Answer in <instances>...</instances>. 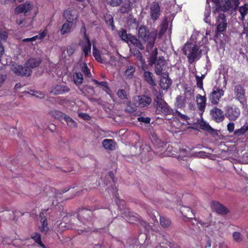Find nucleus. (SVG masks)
<instances>
[{
    "instance_id": "nucleus-7",
    "label": "nucleus",
    "mask_w": 248,
    "mask_h": 248,
    "mask_svg": "<svg viewBox=\"0 0 248 248\" xmlns=\"http://www.w3.org/2000/svg\"><path fill=\"white\" fill-rule=\"evenodd\" d=\"M33 4L30 2H25L16 6L14 9V14L16 15H18L23 13L26 15L28 12H30L33 9Z\"/></svg>"
},
{
    "instance_id": "nucleus-58",
    "label": "nucleus",
    "mask_w": 248,
    "mask_h": 248,
    "mask_svg": "<svg viewBox=\"0 0 248 248\" xmlns=\"http://www.w3.org/2000/svg\"><path fill=\"white\" fill-rule=\"evenodd\" d=\"M234 124L233 123H229L227 124V130L230 133H232L234 131Z\"/></svg>"
},
{
    "instance_id": "nucleus-29",
    "label": "nucleus",
    "mask_w": 248,
    "mask_h": 248,
    "mask_svg": "<svg viewBox=\"0 0 248 248\" xmlns=\"http://www.w3.org/2000/svg\"><path fill=\"white\" fill-rule=\"evenodd\" d=\"M31 239H33L35 242L39 245L42 248H46L45 245L41 241V235L39 233H33L31 234Z\"/></svg>"
},
{
    "instance_id": "nucleus-38",
    "label": "nucleus",
    "mask_w": 248,
    "mask_h": 248,
    "mask_svg": "<svg viewBox=\"0 0 248 248\" xmlns=\"http://www.w3.org/2000/svg\"><path fill=\"white\" fill-rule=\"evenodd\" d=\"M154 95L155 98L154 99L155 102L156 103V104L160 103L164 101V100L162 99L163 97V93L160 92H157V91H155L154 93Z\"/></svg>"
},
{
    "instance_id": "nucleus-36",
    "label": "nucleus",
    "mask_w": 248,
    "mask_h": 248,
    "mask_svg": "<svg viewBox=\"0 0 248 248\" xmlns=\"http://www.w3.org/2000/svg\"><path fill=\"white\" fill-rule=\"evenodd\" d=\"M157 54V50L156 48H155L150 54L149 62L151 65H152L156 62V60L158 59H156Z\"/></svg>"
},
{
    "instance_id": "nucleus-22",
    "label": "nucleus",
    "mask_w": 248,
    "mask_h": 248,
    "mask_svg": "<svg viewBox=\"0 0 248 248\" xmlns=\"http://www.w3.org/2000/svg\"><path fill=\"white\" fill-rule=\"evenodd\" d=\"M70 88L65 85H57L52 87L51 92L55 94H61L68 92Z\"/></svg>"
},
{
    "instance_id": "nucleus-24",
    "label": "nucleus",
    "mask_w": 248,
    "mask_h": 248,
    "mask_svg": "<svg viewBox=\"0 0 248 248\" xmlns=\"http://www.w3.org/2000/svg\"><path fill=\"white\" fill-rule=\"evenodd\" d=\"M40 217L41 218V219L39 229L42 232L46 233L49 230V228L47 221L44 216V213H41L40 214Z\"/></svg>"
},
{
    "instance_id": "nucleus-1",
    "label": "nucleus",
    "mask_w": 248,
    "mask_h": 248,
    "mask_svg": "<svg viewBox=\"0 0 248 248\" xmlns=\"http://www.w3.org/2000/svg\"><path fill=\"white\" fill-rule=\"evenodd\" d=\"M138 37L143 42L147 44L146 50L149 52L154 46L156 38V34L150 32L147 27L144 25H141L138 29Z\"/></svg>"
},
{
    "instance_id": "nucleus-5",
    "label": "nucleus",
    "mask_w": 248,
    "mask_h": 248,
    "mask_svg": "<svg viewBox=\"0 0 248 248\" xmlns=\"http://www.w3.org/2000/svg\"><path fill=\"white\" fill-rule=\"evenodd\" d=\"M240 109L236 106H229L226 107V116L231 121H236L240 116Z\"/></svg>"
},
{
    "instance_id": "nucleus-34",
    "label": "nucleus",
    "mask_w": 248,
    "mask_h": 248,
    "mask_svg": "<svg viewBox=\"0 0 248 248\" xmlns=\"http://www.w3.org/2000/svg\"><path fill=\"white\" fill-rule=\"evenodd\" d=\"M73 80L74 83L77 85L81 84L83 82V76L79 72H76L73 75Z\"/></svg>"
},
{
    "instance_id": "nucleus-30",
    "label": "nucleus",
    "mask_w": 248,
    "mask_h": 248,
    "mask_svg": "<svg viewBox=\"0 0 248 248\" xmlns=\"http://www.w3.org/2000/svg\"><path fill=\"white\" fill-rule=\"evenodd\" d=\"M181 212L183 216L186 218H192L194 216L192 211L187 207H184L181 210Z\"/></svg>"
},
{
    "instance_id": "nucleus-19",
    "label": "nucleus",
    "mask_w": 248,
    "mask_h": 248,
    "mask_svg": "<svg viewBox=\"0 0 248 248\" xmlns=\"http://www.w3.org/2000/svg\"><path fill=\"white\" fill-rule=\"evenodd\" d=\"M217 31L222 32L224 31L227 27L226 19L224 14H221L219 15L217 21Z\"/></svg>"
},
{
    "instance_id": "nucleus-8",
    "label": "nucleus",
    "mask_w": 248,
    "mask_h": 248,
    "mask_svg": "<svg viewBox=\"0 0 248 248\" xmlns=\"http://www.w3.org/2000/svg\"><path fill=\"white\" fill-rule=\"evenodd\" d=\"M152 99L145 95L138 96L134 99V104L136 107L143 108L151 104Z\"/></svg>"
},
{
    "instance_id": "nucleus-40",
    "label": "nucleus",
    "mask_w": 248,
    "mask_h": 248,
    "mask_svg": "<svg viewBox=\"0 0 248 248\" xmlns=\"http://www.w3.org/2000/svg\"><path fill=\"white\" fill-rule=\"evenodd\" d=\"M93 54L95 59L98 62H102V59L99 51L96 48L95 45L93 44Z\"/></svg>"
},
{
    "instance_id": "nucleus-33",
    "label": "nucleus",
    "mask_w": 248,
    "mask_h": 248,
    "mask_svg": "<svg viewBox=\"0 0 248 248\" xmlns=\"http://www.w3.org/2000/svg\"><path fill=\"white\" fill-rule=\"evenodd\" d=\"M119 36L123 39V40L128 42L131 40V38L132 37V35L130 34H128L125 30L122 29L119 32Z\"/></svg>"
},
{
    "instance_id": "nucleus-31",
    "label": "nucleus",
    "mask_w": 248,
    "mask_h": 248,
    "mask_svg": "<svg viewBox=\"0 0 248 248\" xmlns=\"http://www.w3.org/2000/svg\"><path fill=\"white\" fill-rule=\"evenodd\" d=\"M239 12L241 15L240 18L242 20L244 21L246 17L248 18V7L246 4L239 7Z\"/></svg>"
},
{
    "instance_id": "nucleus-46",
    "label": "nucleus",
    "mask_w": 248,
    "mask_h": 248,
    "mask_svg": "<svg viewBox=\"0 0 248 248\" xmlns=\"http://www.w3.org/2000/svg\"><path fill=\"white\" fill-rule=\"evenodd\" d=\"M25 17L18 15H16V17L15 23L16 25L21 27L23 23L24 22V19Z\"/></svg>"
},
{
    "instance_id": "nucleus-3",
    "label": "nucleus",
    "mask_w": 248,
    "mask_h": 248,
    "mask_svg": "<svg viewBox=\"0 0 248 248\" xmlns=\"http://www.w3.org/2000/svg\"><path fill=\"white\" fill-rule=\"evenodd\" d=\"M182 51L187 56L188 62L190 63L198 60L202 56L201 50H200L199 47L192 44H185Z\"/></svg>"
},
{
    "instance_id": "nucleus-52",
    "label": "nucleus",
    "mask_w": 248,
    "mask_h": 248,
    "mask_svg": "<svg viewBox=\"0 0 248 248\" xmlns=\"http://www.w3.org/2000/svg\"><path fill=\"white\" fill-rule=\"evenodd\" d=\"M47 34V30L45 29L43 31L40 32L38 35H36L35 36L37 37V39H39L40 40H42L43 39Z\"/></svg>"
},
{
    "instance_id": "nucleus-35",
    "label": "nucleus",
    "mask_w": 248,
    "mask_h": 248,
    "mask_svg": "<svg viewBox=\"0 0 248 248\" xmlns=\"http://www.w3.org/2000/svg\"><path fill=\"white\" fill-rule=\"evenodd\" d=\"M220 5L221 9L224 12L228 11L231 7V2L229 0H222Z\"/></svg>"
},
{
    "instance_id": "nucleus-18",
    "label": "nucleus",
    "mask_w": 248,
    "mask_h": 248,
    "mask_svg": "<svg viewBox=\"0 0 248 248\" xmlns=\"http://www.w3.org/2000/svg\"><path fill=\"white\" fill-rule=\"evenodd\" d=\"M161 76L160 79V86L163 90H167L171 84V80L169 78V75L167 73L164 72L160 75Z\"/></svg>"
},
{
    "instance_id": "nucleus-43",
    "label": "nucleus",
    "mask_w": 248,
    "mask_h": 248,
    "mask_svg": "<svg viewBox=\"0 0 248 248\" xmlns=\"http://www.w3.org/2000/svg\"><path fill=\"white\" fill-rule=\"evenodd\" d=\"M160 223L161 225L163 227H168L170 225V220L164 217H160Z\"/></svg>"
},
{
    "instance_id": "nucleus-55",
    "label": "nucleus",
    "mask_w": 248,
    "mask_h": 248,
    "mask_svg": "<svg viewBox=\"0 0 248 248\" xmlns=\"http://www.w3.org/2000/svg\"><path fill=\"white\" fill-rule=\"evenodd\" d=\"M122 1V0H109V5L112 6H117L119 5Z\"/></svg>"
},
{
    "instance_id": "nucleus-12",
    "label": "nucleus",
    "mask_w": 248,
    "mask_h": 248,
    "mask_svg": "<svg viewBox=\"0 0 248 248\" xmlns=\"http://www.w3.org/2000/svg\"><path fill=\"white\" fill-rule=\"evenodd\" d=\"M234 93L236 99L239 100L240 103H243L245 101L246 99L245 90L242 85H236L234 89Z\"/></svg>"
},
{
    "instance_id": "nucleus-57",
    "label": "nucleus",
    "mask_w": 248,
    "mask_h": 248,
    "mask_svg": "<svg viewBox=\"0 0 248 248\" xmlns=\"http://www.w3.org/2000/svg\"><path fill=\"white\" fill-rule=\"evenodd\" d=\"M117 147L116 142L112 140H109V150H115Z\"/></svg>"
},
{
    "instance_id": "nucleus-61",
    "label": "nucleus",
    "mask_w": 248,
    "mask_h": 248,
    "mask_svg": "<svg viewBox=\"0 0 248 248\" xmlns=\"http://www.w3.org/2000/svg\"><path fill=\"white\" fill-rule=\"evenodd\" d=\"M150 215L152 216V218L154 221H157L156 216L160 217L157 212L155 210H153Z\"/></svg>"
},
{
    "instance_id": "nucleus-32",
    "label": "nucleus",
    "mask_w": 248,
    "mask_h": 248,
    "mask_svg": "<svg viewBox=\"0 0 248 248\" xmlns=\"http://www.w3.org/2000/svg\"><path fill=\"white\" fill-rule=\"evenodd\" d=\"M129 42H130L131 43L133 44L134 46L141 50H143L144 48V46L140 42V40L138 39L133 36H132V38H131V40H130Z\"/></svg>"
},
{
    "instance_id": "nucleus-54",
    "label": "nucleus",
    "mask_w": 248,
    "mask_h": 248,
    "mask_svg": "<svg viewBox=\"0 0 248 248\" xmlns=\"http://www.w3.org/2000/svg\"><path fill=\"white\" fill-rule=\"evenodd\" d=\"M135 110L136 106L135 105L134 106H131L130 104H127L125 108V111L129 113L133 112Z\"/></svg>"
},
{
    "instance_id": "nucleus-60",
    "label": "nucleus",
    "mask_w": 248,
    "mask_h": 248,
    "mask_svg": "<svg viewBox=\"0 0 248 248\" xmlns=\"http://www.w3.org/2000/svg\"><path fill=\"white\" fill-rule=\"evenodd\" d=\"M93 82L94 83H95L96 84L108 88V83L107 82L102 81V82H99L95 79H93Z\"/></svg>"
},
{
    "instance_id": "nucleus-4",
    "label": "nucleus",
    "mask_w": 248,
    "mask_h": 248,
    "mask_svg": "<svg viewBox=\"0 0 248 248\" xmlns=\"http://www.w3.org/2000/svg\"><path fill=\"white\" fill-rule=\"evenodd\" d=\"M115 202L121 210L122 214L123 215L124 217L127 221L130 223H134L137 220V215L131 212L129 208L124 207L125 204L124 201L117 198L115 200Z\"/></svg>"
},
{
    "instance_id": "nucleus-64",
    "label": "nucleus",
    "mask_w": 248,
    "mask_h": 248,
    "mask_svg": "<svg viewBox=\"0 0 248 248\" xmlns=\"http://www.w3.org/2000/svg\"><path fill=\"white\" fill-rule=\"evenodd\" d=\"M246 34V36H248V22L247 24H244V31L242 34Z\"/></svg>"
},
{
    "instance_id": "nucleus-37",
    "label": "nucleus",
    "mask_w": 248,
    "mask_h": 248,
    "mask_svg": "<svg viewBox=\"0 0 248 248\" xmlns=\"http://www.w3.org/2000/svg\"><path fill=\"white\" fill-rule=\"evenodd\" d=\"M135 71V68L132 66H129L125 71V75L127 78L130 79L133 76Z\"/></svg>"
},
{
    "instance_id": "nucleus-23",
    "label": "nucleus",
    "mask_w": 248,
    "mask_h": 248,
    "mask_svg": "<svg viewBox=\"0 0 248 248\" xmlns=\"http://www.w3.org/2000/svg\"><path fill=\"white\" fill-rule=\"evenodd\" d=\"M197 106L201 111H203L205 108L206 97L205 95L202 96L201 94H197L196 96Z\"/></svg>"
},
{
    "instance_id": "nucleus-49",
    "label": "nucleus",
    "mask_w": 248,
    "mask_h": 248,
    "mask_svg": "<svg viewBox=\"0 0 248 248\" xmlns=\"http://www.w3.org/2000/svg\"><path fill=\"white\" fill-rule=\"evenodd\" d=\"M81 70L86 76H90L91 73L90 70L87 67V64L86 63H83V65L81 67Z\"/></svg>"
},
{
    "instance_id": "nucleus-11",
    "label": "nucleus",
    "mask_w": 248,
    "mask_h": 248,
    "mask_svg": "<svg viewBox=\"0 0 248 248\" xmlns=\"http://www.w3.org/2000/svg\"><path fill=\"white\" fill-rule=\"evenodd\" d=\"M210 114L212 119L217 123L222 122L224 119L223 111L216 107L211 109Z\"/></svg>"
},
{
    "instance_id": "nucleus-62",
    "label": "nucleus",
    "mask_w": 248,
    "mask_h": 248,
    "mask_svg": "<svg viewBox=\"0 0 248 248\" xmlns=\"http://www.w3.org/2000/svg\"><path fill=\"white\" fill-rule=\"evenodd\" d=\"M189 219V220L191 222V223L193 225H198V223H200L201 224H202V223H201V222L200 221H199L198 220H197L196 219L193 218V217H192V218H188Z\"/></svg>"
},
{
    "instance_id": "nucleus-63",
    "label": "nucleus",
    "mask_w": 248,
    "mask_h": 248,
    "mask_svg": "<svg viewBox=\"0 0 248 248\" xmlns=\"http://www.w3.org/2000/svg\"><path fill=\"white\" fill-rule=\"evenodd\" d=\"M37 39V37L34 36L31 38H28L24 39L23 40V41L24 42H33V41H35Z\"/></svg>"
},
{
    "instance_id": "nucleus-59",
    "label": "nucleus",
    "mask_w": 248,
    "mask_h": 248,
    "mask_svg": "<svg viewBox=\"0 0 248 248\" xmlns=\"http://www.w3.org/2000/svg\"><path fill=\"white\" fill-rule=\"evenodd\" d=\"M78 116L85 120H89L90 119V116L85 113H79Z\"/></svg>"
},
{
    "instance_id": "nucleus-27",
    "label": "nucleus",
    "mask_w": 248,
    "mask_h": 248,
    "mask_svg": "<svg viewBox=\"0 0 248 248\" xmlns=\"http://www.w3.org/2000/svg\"><path fill=\"white\" fill-rule=\"evenodd\" d=\"M144 71V78L145 80L151 85L155 86L156 83L155 79L153 78V74L149 71H146V70Z\"/></svg>"
},
{
    "instance_id": "nucleus-17",
    "label": "nucleus",
    "mask_w": 248,
    "mask_h": 248,
    "mask_svg": "<svg viewBox=\"0 0 248 248\" xmlns=\"http://www.w3.org/2000/svg\"><path fill=\"white\" fill-rule=\"evenodd\" d=\"M55 113L56 114L54 116L56 118L64 119L66 121L67 125L70 127H76L77 126V123L70 117L60 111H56Z\"/></svg>"
},
{
    "instance_id": "nucleus-50",
    "label": "nucleus",
    "mask_w": 248,
    "mask_h": 248,
    "mask_svg": "<svg viewBox=\"0 0 248 248\" xmlns=\"http://www.w3.org/2000/svg\"><path fill=\"white\" fill-rule=\"evenodd\" d=\"M202 129L206 130L208 132H213L217 134V131L213 129L208 124H204L202 126Z\"/></svg>"
},
{
    "instance_id": "nucleus-53",
    "label": "nucleus",
    "mask_w": 248,
    "mask_h": 248,
    "mask_svg": "<svg viewBox=\"0 0 248 248\" xmlns=\"http://www.w3.org/2000/svg\"><path fill=\"white\" fill-rule=\"evenodd\" d=\"M175 115L178 117L179 118L183 120L186 121L189 119V118L187 116L181 114L179 111H176Z\"/></svg>"
},
{
    "instance_id": "nucleus-10",
    "label": "nucleus",
    "mask_w": 248,
    "mask_h": 248,
    "mask_svg": "<svg viewBox=\"0 0 248 248\" xmlns=\"http://www.w3.org/2000/svg\"><path fill=\"white\" fill-rule=\"evenodd\" d=\"M81 31H84V41L80 43V45L85 56H87L91 53L92 44L89 38L86 34L85 28L84 26L82 27Z\"/></svg>"
},
{
    "instance_id": "nucleus-39",
    "label": "nucleus",
    "mask_w": 248,
    "mask_h": 248,
    "mask_svg": "<svg viewBox=\"0 0 248 248\" xmlns=\"http://www.w3.org/2000/svg\"><path fill=\"white\" fill-rule=\"evenodd\" d=\"M232 238L233 241L236 243H241L243 241L242 236L238 232H233Z\"/></svg>"
},
{
    "instance_id": "nucleus-2",
    "label": "nucleus",
    "mask_w": 248,
    "mask_h": 248,
    "mask_svg": "<svg viewBox=\"0 0 248 248\" xmlns=\"http://www.w3.org/2000/svg\"><path fill=\"white\" fill-rule=\"evenodd\" d=\"M194 100V91L186 88L183 94L178 95L176 98L175 106L178 108H184L186 104H189L190 108L194 107L191 102Z\"/></svg>"
},
{
    "instance_id": "nucleus-47",
    "label": "nucleus",
    "mask_w": 248,
    "mask_h": 248,
    "mask_svg": "<svg viewBox=\"0 0 248 248\" xmlns=\"http://www.w3.org/2000/svg\"><path fill=\"white\" fill-rule=\"evenodd\" d=\"M8 33L5 30H1L0 31V40L4 41L8 37Z\"/></svg>"
},
{
    "instance_id": "nucleus-21",
    "label": "nucleus",
    "mask_w": 248,
    "mask_h": 248,
    "mask_svg": "<svg viewBox=\"0 0 248 248\" xmlns=\"http://www.w3.org/2000/svg\"><path fill=\"white\" fill-rule=\"evenodd\" d=\"M41 63V60L39 58L34 59L31 58L28 60L25 63V69H28L30 70V74L31 73V70L34 68L38 66Z\"/></svg>"
},
{
    "instance_id": "nucleus-25",
    "label": "nucleus",
    "mask_w": 248,
    "mask_h": 248,
    "mask_svg": "<svg viewBox=\"0 0 248 248\" xmlns=\"http://www.w3.org/2000/svg\"><path fill=\"white\" fill-rule=\"evenodd\" d=\"M191 152V149L189 147H186L185 148L181 149L178 155V159L184 160H186V157H190L192 155Z\"/></svg>"
},
{
    "instance_id": "nucleus-20",
    "label": "nucleus",
    "mask_w": 248,
    "mask_h": 248,
    "mask_svg": "<svg viewBox=\"0 0 248 248\" xmlns=\"http://www.w3.org/2000/svg\"><path fill=\"white\" fill-rule=\"evenodd\" d=\"M211 207L213 211L219 214L225 215L228 212V209L218 202H213L211 204Z\"/></svg>"
},
{
    "instance_id": "nucleus-6",
    "label": "nucleus",
    "mask_w": 248,
    "mask_h": 248,
    "mask_svg": "<svg viewBox=\"0 0 248 248\" xmlns=\"http://www.w3.org/2000/svg\"><path fill=\"white\" fill-rule=\"evenodd\" d=\"M224 91L219 88L214 87L209 95V100L213 105H217L222 96L224 95Z\"/></svg>"
},
{
    "instance_id": "nucleus-13",
    "label": "nucleus",
    "mask_w": 248,
    "mask_h": 248,
    "mask_svg": "<svg viewBox=\"0 0 248 248\" xmlns=\"http://www.w3.org/2000/svg\"><path fill=\"white\" fill-rule=\"evenodd\" d=\"M154 64H155V71L156 75H160L164 73L163 71L165 70L166 62L163 57H159Z\"/></svg>"
},
{
    "instance_id": "nucleus-9",
    "label": "nucleus",
    "mask_w": 248,
    "mask_h": 248,
    "mask_svg": "<svg viewBox=\"0 0 248 248\" xmlns=\"http://www.w3.org/2000/svg\"><path fill=\"white\" fill-rule=\"evenodd\" d=\"M11 70L16 75L21 76H29L30 70L25 69L22 65L17 63H13L11 67Z\"/></svg>"
},
{
    "instance_id": "nucleus-51",
    "label": "nucleus",
    "mask_w": 248,
    "mask_h": 248,
    "mask_svg": "<svg viewBox=\"0 0 248 248\" xmlns=\"http://www.w3.org/2000/svg\"><path fill=\"white\" fill-rule=\"evenodd\" d=\"M130 4L129 2L127 3H125L124 5L121 7V10L123 13L128 12L130 10Z\"/></svg>"
},
{
    "instance_id": "nucleus-42",
    "label": "nucleus",
    "mask_w": 248,
    "mask_h": 248,
    "mask_svg": "<svg viewBox=\"0 0 248 248\" xmlns=\"http://www.w3.org/2000/svg\"><path fill=\"white\" fill-rule=\"evenodd\" d=\"M117 95L121 100H127V95L126 92L123 89H119L117 92Z\"/></svg>"
},
{
    "instance_id": "nucleus-15",
    "label": "nucleus",
    "mask_w": 248,
    "mask_h": 248,
    "mask_svg": "<svg viewBox=\"0 0 248 248\" xmlns=\"http://www.w3.org/2000/svg\"><path fill=\"white\" fill-rule=\"evenodd\" d=\"M150 15L152 19L156 20L160 15V7L156 2H153L150 8Z\"/></svg>"
},
{
    "instance_id": "nucleus-14",
    "label": "nucleus",
    "mask_w": 248,
    "mask_h": 248,
    "mask_svg": "<svg viewBox=\"0 0 248 248\" xmlns=\"http://www.w3.org/2000/svg\"><path fill=\"white\" fill-rule=\"evenodd\" d=\"M63 17L66 21L75 24L78 18L77 12L74 9H67L64 12Z\"/></svg>"
},
{
    "instance_id": "nucleus-16",
    "label": "nucleus",
    "mask_w": 248,
    "mask_h": 248,
    "mask_svg": "<svg viewBox=\"0 0 248 248\" xmlns=\"http://www.w3.org/2000/svg\"><path fill=\"white\" fill-rule=\"evenodd\" d=\"M156 108L157 112L160 114L166 115L171 114L172 112V109L165 101L156 104Z\"/></svg>"
},
{
    "instance_id": "nucleus-56",
    "label": "nucleus",
    "mask_w": 248,
    "mask_h": 248,
    "mask_svg": "<svg viewBox=\"0 0 248 248\" xmlns=\"http://www.w3.org/2000/svg\"><path fill=\"white\" fill-rule=\"evenodd\" d=\"M138 120L139 122L145 124H149L150 122V118L149 117H139L138 118Z\"/></svg>"
},
{
    "instance_id": "nucleus-44",
    "label": "nucleus",
    "mask_w": 248,
    "mask_h": 248,
    "mask_svg": "<svg viewBox=\"0 0 248 248\" xmlns=\"http://www.w3.org/2000/svg\"><path fill=\"white\" fill-rule=\"evenodd\" d=\"M77 47L76 44H73L69 46L67 48V52L69 56L72 55Z\"/></svg>"
},
{
    "instance_id": "nucleus-26",
    "label": "nucleus",
    "mask_w": 248,
    "mask_h": 248,
    "mask_svg": "<svg viewBox=\"0 0 248 248\" xmlns=\"http://www.w3.org/2000/svg\"><path fill=\"white\" fill-rule=\"evenodd\" d=\"M74 24L66 21L62 25L61 33L62 35L68 34L71 31L72 26Z\"/></svg>"
},
{
    "instance_id": "nucleus-48",
    "label": "nucleus",
    "mask_w": 248,
    "mask_h": 248,
    "mask_svg": "<svg viewBox=\"0 0 248 248\" xmlns=\"http://www.w3.org/2000/svg\"><path fill=\"white\" fill-rule=\"evenodd\" d=\"M196 85L198 88L201 89L203 90V81L202 78H200L199 76L195 75Z\"/></svg>"
},
{
    "instance_id": "nucleus-28",
    "label": "nucleus",
    "mask_w": 248,
    "mask_h": 248,
    "mask_svg": "<svg viewBox=\"0 0 248 248\" xmlns=\"http://www.w3.org/2000/svg\"><path fill=\"white\" fill-rule=\"evenodd\" d=\"M135 56L137 59L140 61L141 63V68L143 71H145L147 69V65L146 64V62L144 59L143 58L141 53L139 51H137L135 54Z\"/></svg>"
},
{
    "instance_id": "nucleus-45",
    "label": "nucleus",
    "mask_w": 248,
    "mask_h": 248,
    "mask_svg": "<svg viewBox=\"0 0 248 248\" xmlns=\"http://www.w3.org/2000/svg\"><path fill=\"white\" fill-rule=\"evenodd\" d=\"M248 130V126H243L240 129L236 130L234 132V134L236 136H240L244 134Z\"/></svg>"
},
{
    "instance_id": "nucleus-41",
    "label": "nucleus",
    "mask_w": 248,
    "mask_h": 248,
    "mask_svg": "<svg viewBox=\"0 0 248 248\" xmlns=\"http://www.w3.org/2000/svg\"><path fill=\"white\" fill-rule=\"evenodd\" d=\"M33 20L30 18H25L24 19V22L21 28H30L32 26Z\"/></svg>"
}]
</instances>
